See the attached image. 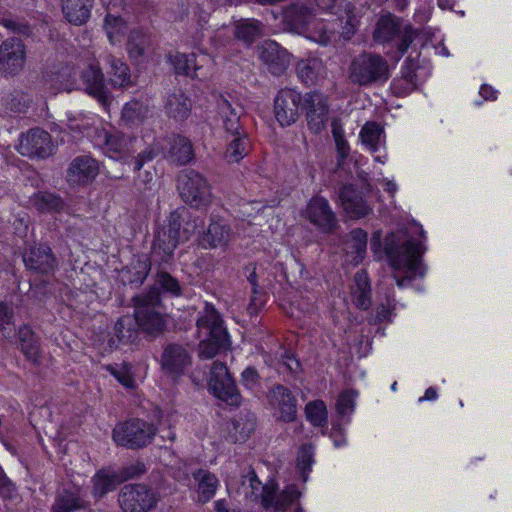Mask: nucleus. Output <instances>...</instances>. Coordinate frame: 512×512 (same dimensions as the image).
I'll use <instances>...</instances> for the list:
<instances>
[{
	"label": "nucleus",
	"instance_id": "f257e3e1",
	"mask_svg": "<svg viewBox=\"0 0 512 512\" xmlns=\"http://www.w3.org/2000/svg\"><path fill=\"white\" fill-rule=\"evenodd\" d=\"M384 251L395 271L405 270V276L394 273V278L399 287L410 283L417 275H424L425 270L421 262L422 245L414 241L406 230H398L388 234L385 238Z\"/></svg>",
	"mask_w": 512,
	"mask_h": 512
},
{
	"label": "nucleus",
	"instance_id": "f03ea898",
	"mask_svg": "<svg viewBox=\"0 0 512 512\" xmlns=\"http://www.w3.org/2000/svg\"><path fill=\"white\" fill-rule=\"evenodd\" d=\"M134 317L139 332L148 341H154L167 331L166 315L160 311L161 294L157 288L135 295L132 298Z\"/></svg>",
	"mask_w": 512,
	"mask_h": 512
},
{
	"label": "nucleus",
	"instance_id": "7ed1b4c3",
	"mask_svg": "<svg viewBox=\"0 0 512 512\" xmlns=\"http://www.w3.org/2000/svg\"><path fill=\"white\" fill-rule=\"evenodd\" d=\"M197 328L205 338L199 343V357L212 359L228 349L229 335L223 326V320L214 305L205 303L204 309L197 320Z\"/></svg>",
	"mask_w": 512,
	"mask_h": 512
},
{
	"label": "nucleus",
	"instance_id": "20e7f679",
	"mask_svg": "<svg viewBox=\"0 0 512 512\" xmlns=\"http://www.w3.org/2000/svg\"><path fill=\"white\" fill-rule=\"evenodd\" d=\"M391 76L388 60L381 54L363 51L348 66V79L359 87L380 86Z\"/></svg>",
	"mask_w": 512,
	"mask_h": 512
},
{
	"label": "nucleus",
	"instance_id": "39448f33",
	"mask_svg": "<svg viewBox=\"0 0 512 512\" xmlns=\"http://www.w3.org/2000/svg\"><path fill=\"white\" fill-rule=\"evenodd\" d=\"M416 35V30L410 24H406L402 18L386 12L377 19L372 38L378 44L394 43L398 52L403 55Z\"/></svg>",
	"mask_w": 512,
	"mask_h": 512
},
{
	"label": "nucleus",
	"instance_id": "423d86ee",
	"mask_svg": "<svg viewBox=\"0 0 512 512\" xmlns=\"http://www.w3.org/2000/svg\"><path fill=\"white\" fill-rule=\"evenodd\" d=\"M155 435V426L139 418L117 424L112 433L115 443L127 449L146 447Z\"/></svg>",
	"mask_w": 512,
	"mask_h": 512
},
{
	"label": "nucleus",
	"instance_id": "0eeeda50",
	"mask_svg": "<svg viewBox=\"0 0 512 512\" xmlns=\"http://www.w3.org/2000/svg\"><path fill=\"white\" fill-rule=\"evenodd\" d=\"M177 188L182 200L193 208L210 204V185L203 175L193 169H186L178 175Z\"/></svg>",
	"mask_w": 512,
	"mask_h": 512
},
{
	"label": "nucleus",
	"instance_id": "6e6552de",
	"mask_svg": "<svg viewBox=\"0 0 512 512\" xmlns=\"http://www.w3.org/2000/svg\"><path fill=\"white\" fill-rule=\"evenodd\" d=\"M154 490L144 484L124 485L118 495L123 512H148L157 504Z\"/></svg>",
	"mask_w": 512,
	"mask_h": 512
},
{
	"label": "nucleus",
	"instance_id": "1a4fd4ad",
	"mask_svg": "<svg viewBox=\"0 0 512 512\" xmlns=\"http://www.w3.org/2000/svg\"><path fill=\"white\" fill-rule=\"evenodd\" d=\"M209 387L213 394L230 406L241 404V394L226 365L215 361L210 370Z\"/></svg>",
	"mask_w": 512,
	"mask_h": 512
},
{
	"label": "nucleus",
	"instance_id": "9d476101",
	"mask_svg": "<svg viewBox=\"0 0 512 512\" xmlns=\"http://www.w3.org/2000/svg\"><path fill=\"white\" fill-rule=\"evenodd\" d=\"M55 144L52 136L41 128H31L19 137L17 151L29 158L46 159L54 154Z\"/></svg>",
	"mask_w": 512,
	"mask_h": 512
},
{
	"label": "nucleus",
	"instance_id": "9b49d317",
	"mask_svg": "<svg viewBox=\"0 0 512 512\" xmlns=\"http://www.w3.org/2000/svg\"><path fill=\"white\" fill-rule=\"evenodd\" d=\"M301 104L309 130L314 134H320L328 121V97L317 90L309 91L302 96Z\"/></svg>",
	"mask_w": 512,
	"mask_h": 512
},
{
	"label": "nucleus",
	"instance_id": "f8f14e48",
	"mask_svg": "<svg viewBox=\"0 0 512 512\" xmlns=\"http://www.w3.org/2000/svg\"><path fill=\"white\" fill-rule=\"evenodd\" d=\"M318 231L331 234L338 227V219L328 200L322 196H313L302 212Z\"/></svg>",
	"mask_w": 512,
	"mask_h": 512
},
{
	"label": "nucleus",
	"instance_id": "ddd939ff",
	"mask_svg": "<svg viewBox=\"0 0 512 512\" xmlns=\"http://www.w3.org/2000/svg\"><path fill=\"white\" fill-rule=\"evenodd\" d=\"M302 95L292 88L280 89L274 98V116L282 127L294 124L300 116Z\"/></svg>",
	"mask_w": 512,
	"mask_h": 512
},
{
	"label": "nucleus",
	"instance_id": "4468645a",
	"mask_svg": "<svg viewBox=\"0 0 512 512\" xmlns=\"http://www.w3.org/2000/svg\"><path fill=\"white\" fill-rule=\"evenodd\" d=\"M159 364L166 375L177 378L191 366L192 357L183 344L171 342L163 347Z\"/></svg>",
	"mask_w": 512,
	"mask_h": 512
},
{
	"label": "nucleus",
	"instance_id": "2eb2a0df",
	"mask_svg": "<svg viewBox=\"0 0 512 512\" xmlns=\"http://www.w3.org/2000/svg\"><path fill=\"white\" fill-rule=\"evenodd\" d=\"M337 200L345 213L352 219L363 218L373 212L363 192L356 185L348 183L339 187Z\"/></svg>",
	"mask_w": 512,
	"mask_h": 512
},
{
	"label": "nucleus",
	"instance_id": "dca6fc26",
	"mask_svg": "<svg viewBox=\"0 0 512 512\" xmlns=\"http://www.w3.org/2000/svg\"><path fill=\"white\" fill-rule=\"evenodd\" d=\"M218 115L222 121L224 131L229 135L245 133L242 117L245 111L242 105L235 99L220 95L217 100Z\"/></svg>",
	"mask_w": 512,
	"mask_h": 512
},
{
	"label": "nucleus",
	"instance_id": "f3484780",
	"mask_svg": "<svg viewBox=\"0 0 512 512\" xmlns=\"http://www.w3.org/2000/svg\"><path fill=\"white\" fill-rule=\"evenodd\" d=\"M258 56L275 76L282 75L290 64V54L273 40H265L258 47Z\"/></svg>",
	"mask_w": 512,
	"mask_h": 512
},
{
	"label": "nucleus",
	"instance_id": "a211bd4d",
	"mask_svg": "<svg viewBox=\"0 0 512 512\" xmlns=\"http://www.w3.org/2000/svg\"><path fill=\"white\" fill-rule=\"evenodd\" d=\"M25 63V46L18 38H8L0 45V71L17 74Z\"/></svg>",
	"mask_w": 512,
	"mask_h": 512
},
{
	"label": "nucleus",
	"instance_id": "6ab92c4d",
	"mask_svg": "<svg viewBox=\"0 0 512 512\" xmlns=\"http://www.w3.org/2000/svg\"><path fill=\"white\" fill-rule=\"evenodd\" d=\"M81 80L85 91L107 109L112 103L113 97L105 85L104 74L100 67L89 65L82 71Z\"/></svg>",
	"mask_w": 512,
	"mask_h": 512
},
{
	"label": "nucleus",
	"instance_id": "aec40b11",
	"mask_svg": "<svg viewBox=\"0 0 512 512\" xmlns=\"http://www.w3.org/2000/svg\"><path fill=\"white\" fill-rule=\"evenodd\" d=\"M98 172L97 162L90 156L81 155L75 157L70 163L66 179L71 186H84L91 183Z\"/></svg>",
	"mask_w": 512,
	"mask_h": 512
},
{
	"label": "nucleus",
	"instance_id": "412c9836",
	"mask_svg": "<svg viewBox=\"0 0 512 512\" xmlns=\"http://www.w3.org/2000/svg\"><path fill=\"white\" fill-rule=\"evenodd\" d=\"M23 261L29 270L40 274H51L57 268V261L51 248L43 244L30 247L23 254Z\"/></svg>",
	"mask_w": 512,
	"mask_h": 512
},
{
	"label": "nucleus",
	"instance_id": "4be33fe9",
	"mask_svg": "<svg viewBox=\"0 0 512 512\" xmlns=\"http://www.w3.org/2000/svg\"><path fill=\"white\" fill-rule=\"evenodd\" d=\"M96 144L111 158H120L129 147L131 138L115 129L96 131Z\"/></svg>",
	"mask_w": 512,
	"mask_h": 512
},
{
	"label": "nucleus",
	"instance_id": "5701e85b",
	"mask_svg": "<svg viewBox=\"0 0 512 512\" xmlns=\"http://www.w3.org/2000/svg\"><path fill=\"white\" fill-rule=\"evenodd\" d=\"M190 212L187 208L181 207L170 213L167 227L159 230L165 231L169 236H174L177 240H188L194 233L196 221L190 223Z\"/></svg>",
	"mask_w": 512,
	"mask_h": 512
},
{
	"label": "nucleus",
	"instance_id": "b1692460",
	"mask_svg": "<svg viewBox=\"0 0 512 512\" xmlns=\"http://www.w3.org/2000/svg\"><path fill=\"white\" fill-rule=\"evenodd\" d=\"M180 241L169 236L165 231L157 230L152 242L150 259L159 266L169 264L174 258V251L178 247Z\"/></svg>",
	"mask_w": 512,
	"mask_h": 512
},
{
	"label": "nucleus",
	"instance_id": "393cba45",
	"mask_svg": "<svg viewBox=\"0 0 512 512\" xmlns=\"http://www.w3.org/2000/svg\"><path fill=\"white\" fill-rule=\"evenodd\" d=\"M269 397L271 403L277 405L283 421L291 422L295 420L297 413L296 400L287 387L283 385L274 386L270 391Z\"/></svg>",
	"mask_w": 512,
	"mask_h": 512
},
{
	"label": "nucleus",
	"instance_id": "a878e982",
	"mask_svg": "<svg viewBox=\"0 0 512 512\" xmlns=\"http://www.w3.org/2000/svg\"><path fill=\"white\" fill-rule=\"evenodd\" d=\"M313 17L312 10L305 4H290L283 13V23L289 31L302 32Z\"/></svg>",
	"mask_w": 512,
	"mask_h": 512
},
{
	"label": "nucleus",
	"instance_id": "bb28decb",
	"mask_svg": "<svg viewBox=\"0 0 512 512\" xmlns=\"http://www.w3.org/2000/svg\"><path fill=\"white\" fill-rule=\"evenodd\" d=\"M139 329L134 315L120 317L114 325V336L110 344H134L139 340Z\"/></svg>",
	"mask_w": 512,
	"mask_h": 512
},
{
	"label": "nucleus",
	"instance_id": "cd10ccee",
	"mask_svg": "<svg viewBox=\"0 0 512 512\" xmlns=\"http://www.w3.org/2000/svg\"><path fill=\"white\" fill-rule=\"evenodd\" d=\"M62 12L73 25L85 24L91 15L93 0H61Z\"/></svg>",
	"mask_w": 512,
	"mask_h": 512
},
{
	"label": "nucleus",
	"instance_id": "c85d7f7f",
	"mask_svg": "<svg viewBox=\"0 0 512 512\" xmlns=\"http://www.w3.org/2000/svg\"><path fill=\"white\" fill-rule=\"evenodd\" d=\"M352 302L361 310H368L372 304L371 285L365 270L357 271L354 275V285L351 287Z\"/></svg>",
	"mask_w": 512,
	"mask_h": 512
},
{
	"label": "nucleus",
	"instance_id": "c756f323",
	"mask_svg": "<svg viewBox=\"0 0 512 512\" xmlns=\"http://www.w3.org/2000/svg\"><path fill=\"white\" fill-rule=\"evenodd\" d=\"M164 108L170 118L183 121L190 115L192 103L183 91L176 90L168 95Z\"/></svg>",
	"mask_w": 512,
	"mask_h": 512
},
{
	"label": "nucleus",
	"instance_id": "7c9ffc66",
	"mask_svg": "<svg viewBox=\"0 0 512 512\" xmlns=\"http://www.w3.org/2000/svg\"><path fill=\"white\" fill-rule=\"evenodd\" d=\"M19 348L25 357L34 364L40 363L41 349L39 338L28 325L18 329Z\"/></svg>",
	"mask_w": 512,
	"mask_h": 512
},
{
	"label": "nucleus",
	"instance_id": "2f4dec72",
	"mask_svg": "<svg viewBox=\"0 0 512 512\" xmlns=\"http://www.w3.org/2000/svg\"><path fill=\"white\" fill-rule=\"evenodd\" d=\"M121 483L116 471L109 469L99 470L92 478V494L95 498L100 499L107 493L114 491Z\"/></svg>",
	"mask_w": 512,
	"mask_h": 512
},
{
	"label": "nucleus",
	"instance_id": "473e14b6",
	"mask_svg": "<svg viewBox=\"0 0 512 512\" xmlns=\"http://www.w3.org/2000/svg\"><path fill=\"white\" fill-rule=\"evenodd\" d=\"M86 501L82 498L79 491H70L63 489L58 491L52 506L53 512H74L85 509Z\"/></svg>",
	"mask_w": 512,
	"mask_h": 512
},
{
	"label": "nucleus",
	"instance_id": "72a5a7b5",
	"mask_svg": "<svg viewBox=\"0 0 512 512\" xmlns=\"http://www.w3.org/2000/svg\"><path fill=\"white\" fill-rule=\"evenodd\" d=\"M152 49L151 36L142 30H132L127 41V50L130 58L139 61Z\"/></svg>",
	"mask_w": 512,
	"mask_h": 512
},
{
	"label": "nucleus",
	"instance_id": "f704fd0d",
	"mask_svg": "<svg viewBox=\"0 0 512 512\" xmlns=\"http://www.w3.org/2000/svg\"><path fill=\"white\" fill-rule=\"evenodd\" d=\"M263 34V24L256 19H241L234 24V36L250 46Z\"/></svg>",
	"mask_w": 512,
	"mask_h": 512
},
{
	"label": "nucleus",
	"instance_id": "c9c22d12",
	"mask_svg": "<svg viewBox=\"0 0 512 512\" xmlns=\"http://www.w3.org/2000/svg\"><path fill=\"white\" fill-rule=\"evenodd\" d=\"M168 151V158L178 164L185 165L194 158V150L191 141L184 136H174Z\"/></svg>",
	"mask_w": 512,
	"mask_h": 512
},
{
	"label": "nucleus",
	"instance_id": "e433bc0d",
	"mask_svg": "<svg viewBox=\"0 0 512 512\" xmlns=\"http://www.w3.org/2000/svg\"><path fill=\"white\" fill-rule=\"evenodd\" d=\"M230 136L232 140L227 144L224 157L228 163H238L249 154L251 141L247 132Z\"/></svg>",
	"mask_w": 512,
	"mask_h": 512
},
{
	"label": "nucleus",
	"instance_id": "4c0bfd02",
	"mask_svg": "<svg viewBox=\"0 0 512 512\" xmlns=\"http://www.w3.org/2000/svg\"><path fill=\"white\" fill-rule=\"evenodd\" d=\"M193 478L198 483V501L201 503L210 501L218 487L217 477L208 470L198 469L193 473Z\"/></svg>",
	"mask_w": 512,
	"mask_h": 512
},
{
	"label": "nucleus",
	"instance_id": "58836bf2",
	"mask_svg": "<svg viewBox=\"0 0 512 512\" xmlns=\"http://www.w3.org/2000/svg\"><path fill=\"white\" fill-rule=\"evenodd\" d=\"M110 64V82L115 88H124L132 85L130 70L126 63L112 55L107 56Z\"/></svg>",
	"mask_w": 512,
	"mask_h": 512
},
{
	"label": "nucleus",
	"instance_id": "ea45409f",
	"mask_svg": "<svg viewBox=\"0 0 512 512\" xmlns=\"http://www.w3.org/2000/svg\"><path fill=\"white\" fill-rule=\"evenodd\" d=\"M296 72L300 80L306 85L317 82L323 72V64L317 58L301 60L297 63Z\"/></svg>",
	"mask_w": 512,
	"mask_h": 512
},
{
	"label": "nucleus",
	"instance_id": "a19ab883",
	"mask_svg": "<svg viewBox=\"0 0 512 512\" xmlns=\"http://www.w3.org/2000/svg\"><path fill=\"white\" fill-rule=\"evenodd\" d=\"M149 112L148 106L138 100L127 102L121 113V120L129 126L140 125Z\"/></svg>",
	"mask_w": 512,
	"mask_h": 512
},
{
	"label": "nucleus",
	"instance_id": "79ce46f5",
	"mask_svg": "<svg viewBox=\"0 0 512 512\" xmlns=\"http://www.w3.org/2000/svg\"><path fill=\"white\" fill-rule=\"evenodd\" d=\"M32 203L41 212H60L64 208L62 198L50 192L34 194Z\"/></svg>",
	"mask_w": 512,
	"mask_h": 512
},
{
	"label": "nucleus",
	"instance_id": "37998d69",
	"mask_svg": "<svg viewBox=\"0 0 512 512\" xmlns=\"http://www.w3.org/2000/svg\"><path fill=\"white\" fill-rule=\"evenodd\" d=\"M256 422L253 417L244 420L242 417L233 420L232 427L229 428V437L232 442H245L251 433L255 430Z\"/></svg>",
	"mask_w": 512,
	"mask_h": 512
},
{
	"label": "nucleus",
	"instance_id": "c03bdc74",
	"mask_svg": "<svg viewBox=\"0 0 512 512\" xmlns=\"http://www.w3.org/2000/svg\"><path fill=\"white\" fill-rule=\"evenodd\" d=\"M228 237L229 228L226 225L212 222L203 236V243H206L210 248H216L226 244Z\"/></svg>",
	"mask_w": 512,
	"mask_h": 512
},
{
	"label": "nucleus",
	"instance_id": "a18cd8bd",
	"mask_svg": "<svg viewBox=\"0 0 512 512\" xmlns=\"http://www.w3.org/2000/svg\"><path fill=\"white\" fill-rule=\"evenodd\" d=\"M151 288H157L159 292L162 290L164 293H168L173 297H180L182 295L180 282L166 271H159L157 273L155 286Z\"/></svg>",
	"mask_w": 512,
	"mask_h": 512
},
{
	"label": "nucleus",
	"instance_id": "49530a36",
	"mask_svg": "<svg viewBox=\"0 0 512 512\" xmlns=\"http://www.w3.org/2000/svg\"><path fill=\"white\" fill-rule=\"evenodd\" d=\"M30 103L31 98L29 95L19 90H14L3 98V105L5 106L6 110H9L13 113L26 112Z\"/></svg>",
	"mask_w": 512,
	"mask_h": 512
},
{
	"label": "nucleus",
	"instance_id": "de8ad7c7",
	"mask_svg": "<svg viewBox=\"0 0 512 512\" xmlns=\"http://www.w3.org/2000/svg\"><path fill=\"white\" fill-rule=\"evenodd\" d=\"M176 74H182L191 77H197V66L194 54L177 53L171 58Z\"/></svg>",
	"mask_w": 512,
	"mask_h": 512
},
{
	"label": "nucleus",
	"instance_id": "09e8293b",
	"mask_svg": "<svg viewBox=\"0 0 512 512\" xmlns=\"http://www.w3.org/2000/svg\"><path fill=\"white\" fill-rule=\"evenodd\" d=\"M382 127L376 122H367L361 129L360 139L371 151L378 150Z\"/></svg>",
	"mask_w": 512,
	"mask_h": 512
},
{
	"label": "nucleus",
	"instance_id": "8fccbe9b",
	"mask_svg": "<svg viewBox=\"0 0 512 512\" xmlns=\"http://www.w3.org/2000/svg\"><path fill=\"white\" fill-rule=\"evenodd\" d=\"M306 417L312 425L324 427L327 424V410L323 401H312L306 405Z\"/></svg>",
	"mask_w": 512,
	"mask_h": 512
},
{
	"label": "nucleus",
	"instance_id": "3c124183",
	"mask_svg": "<svg viewBox=\"0 0 512 512\" xmlns=\"http://www.w3.org/2000/svg\"><path fill=\"white\" fill-rule=\"evenodd\" d=\"M301 493L295 484L288 485L280 494L277 495L275 501V511L284 512L300 497Z\"/></svg>",
	"mask_w": 512,
	"mask_h": 512
},
{
	"label": "nucleus",
	"instance_id": "603ef678",
	"mask_svg": "<svg viewBox=\"0 0 512 512\" xmlns=\"http://www.w3.org/2000/svg\"><path fill=\"white\" fill-rule=\"evenodd\" d=\"M0 24L9 32L23 37H30L33 34L29 23L23 19L13 17H3Z\"/></svg>",
	"mask_w": 512,
	"mask_h": 512
},
{
	"label": "nucleus",
	"instance_id": "864d4df0",
	"mask_svg": "<svg viewBox=\"0 0 512 512\" xmlns=\"http://www.w3.org/2000/svg\"><path fill=\"white\" fill-rule=\"evenodd\" d=\"M152 263L153 262L151 261V259H139L135 263H133L132 267L127 271V273L130 274L128 278L129 282L142 284L146 280L151 270Z\"/></svg>",
	"mask_w": 512,
	"mask_h": 512
},
{
	"label": "nucleus",
	"instance_id": "5fc2aeb1",
	"mask_svg": "<svg viewBox=\"0 0 512 512\" xmlns=\"http://www.w3.org/2000/svg\"><path fill=\"white\" fill-rule=\"evenodd\" d=\"M416 69L417 63L414 60L407 58L401 71V81L406 83L405 90L407 91H413L416 89Z\"/></svg>",
	"mask_w": 512,
	"mask_h": 512
},
{
	"label": "nucleus",
	"instance_id": "6e6d98bb",
	"mask_svg": "<svg viewBox=\"0 0 512 512\" xmlns=\"http://www.w3.org/2000/svg\"><path fill=\"white\" fill-rule=\"evenodd\" d=\"M350 248L360 257H363V254L366 252L367 247V233L360 229L356 228L350 232Z\"/></svg>",
	"mask_w": 512,
	"mask_h": 512
},
{
	"label": "nucleus",
	"instance_id": "4d7b16f0",
	"mask_svg": "<svg viewBox=\"0 0 512 512\" xmlns=\"http://www.w3.org/2000/svg\"><path fill=\"white\" fill-rule=\"evenodd\" d=\"M121 482L140 477L146 472V466L142 461H136L132 464L122 467L116 471Z\"/></svg>",
	"mask_w": 512,
	"mask_h": 512
},
{
	"label": "nucleus",
	"instance_id": "13d9d810",
	"mask_svg": "<svg viewBox=\"0 0 512 512\" xmlns=\"http://www.w3.org/2000/svg\"><path fill=\"white\" fill-rule=\"evenodd\" d=\"M356 397V393L352 390L343 391L336 402L337 412L344 416L348 413H351L354 410V400Z\"/></svg>",
	"mask_w": 512,
	"mask_h": 512
},
{
	"label": "nucleus",
	"instance_id": "bf43d9fd",
	"mask_svg": "<svg viewBox=\"0 0 512 512\" xmlns=\"http://www.w3.org/2000/svg\"><path fill=\"white\" fill-rule=\"evenodd\" d=\"M313 462L312 447L304 445L301 447L297 467L301 470V476L304 481L307 480V471H310Z\"/></svg>",
	"mask_w": 512,
	"mask_h": 512
},
{
	"label": "nucleus",
	"instance_id": "052dcab7",
	"mask_svg": "<svg viewBox=\"0 0 512 512\" xmlns=\"http://www.w3.org/2000/svg\"><path fill=\"white\" fill-rule=\"evenodd\" d=\"M336 37V31L334 29H327L324 24H321L319 27H317L311 35V39L324 46L335 41Z\"/></svg>",
	"mask_w": 512,
	"mask_h": 512
},
{
	"label": "nucleus",
	"instance_id": "680f3d73",
	"mask_svg": "<svg viewBox=\"0 0 512 512\" xmlns=\"http://www.w3.org/2000/svg\"><path fill=\"white\" fill-rule=\"evenodd\" d=\"M111 374L125 387L133 388L135 384V380L132 374L126 369V367L121 368H109Z\"/></svg>",
	"mask_w": 512,
	"mask_h": 512
},
{
	"label": "nucleus",
	"instance_id": "e2e57ef3",
	"mask_svg": "<svg viewBox=\"0 0 512 512\" xmlns=\"http://www.w3.org/2000/svg\"><path fill=\"white\" fill-rule=\"evenodd\" d=\"M15 492V484L7 477L0 467V495L3 498H12Z\"/></svg>",
	"mask_w": 512,
	"mask_h": 512
},
{
	"label": "nucleus",
	"instance_id": "0e129e2a",
	"mask_svg": "<svg viewBox=\"0 0 512 512\" xmlns=\"http://www.w3.org/2000/svg\"><path fill=\"white\" fill-rule=\"evenodd\" d=\"M259 381V374L254 367H247L241 374V382L242 384L252 389L254 388Z\"/></svg>",
	"mask_w": 512,
	"mask_h": 512
},
{
	"label": "nucleus",
	"instance_id": "69168bd1",
	"mask_svg": "<svg viewBox=\"0 0 512 512\" xmlns=\"http://www.w3.org/2000/svg\"><path fill=\"white\" fill-rule=\"evenodd\" d=\"M354 16L350 14V11L346 13L345 26L342 27L341 32H336L337 36H341L344 40H349L355 33V25L353 23Z\"/></svg>",
	"mask_w": 512,
	"mask_h": 512
},
{
	"label": "nucleus",
	"instance_id": "338daca9",
	"mask_svg": "<svg viewBox=\"0 0 512 512\" xmlns=\"http://www.w3.org/2000/svg\"><path fill=\"white\" fill-rule=\"evenodd\" d=\"M283 364L291 373H297L300 370V362L295 358L293 353L285 351L282 354Z\"/></svg>",
	"mask_w": 512,
	"mask_h": 512
},
{
	"label": "nucleus",
	"instance_id": "774afa93",
	"mask_svg": "<svg viewBox=\"0 0 512 512\" xmlns=\"http://www.w3.org/2000/svg\"><path fill=\"white\" fill-rule=\"evenodd\" d=\"M334 142H335L336 150H337V160H338V163L340 164L349 155L350 147H349V144L346 141L345 137L342 139H336V140H334Z\"/></svg>",
	"mask_w": 512,
	"mask_h": 512
}]
</instances>
